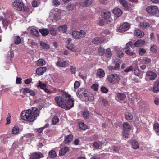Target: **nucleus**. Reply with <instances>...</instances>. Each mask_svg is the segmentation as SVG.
Segmentation results:
<instances>
[{
	"label": "nucleus",
	"mask_w": 159,
	"mask_h": 159,
	"mask_svg": "<svg viewBox=\"0 0 159 159\" xmlns=\"http://www.w3.org/2000/svg\"><path fill=\"white\" fill-rule=\"evenodd\" d=\"M55 100L59 107L66 110L70 109L74 106V100L71 98L70 95L66 92H63L61 96H56Z\"/></svg>",
	"instance_id": "f257e3e1"
},
{
	"label": "nucleus",
	"mask_w": 159,
	"mask_h": 159,
	"mask_svg": "<svg viewBox=\"0 0 159 159\" xmlns=\"http://www.w3.org/2000/svg\"><path fill=\"white\" fill-rule=\"evenodd\" d=\"M39 110L35 108L32 110L29 109L26 111H23L21 115L22 118L24 120L30 122L34 121L39 114Z\"/></svg>",
	"instance_id": "f03ea898"
},
{
	"label": "nucleus",
	"mask_w": 159,
	"mask_h": 159,
	"mask_svg": "<svg viewBox=\"0 0 159 159\" xmlns=\"http://www.w3.org/2000/svg\"><path fill=\"white\" fill-rule=\"evenodd\" d=\"M12 5L14 8L17 10L29 12L30 10L28 7L26 6L22 1L16 0L12 3Z\"/></svg>",
	"instance_id": "7ed1b4c3"
},
{
	"label": "nucleus",
	"mask_w": 159,
	"mask_h": 159,
	"mask_svg": "<svg viewBox=\"0 0 159 159\" xmlns=\"http://www.w3.org/2000/svg\"><path fill=\"white\" fill-rule=\"evenodd\" d=\"M72 35L75 39H80L85 37L86 33L82 30L80 31L75 30L72 32Z\"/></svg>",
	"instance_id": "20e7f679"
},
{
	"label": "nucleus",
	"mask_w": 159,
	"mask_h": 159,
	"mask_svg": "<svg viewBox=\"0 0 159 159\" xmlns=\"http://www.w3.org/2000/svg\"><path fill=\"white\" fill-rule=\"evenodd\" d=\"M107 79L109 82L112 84L118 82L120 80L119 75L116 74L109 75L108 76Z\"/></svg>",
	"instance_id": "39448f33"
},
{
	"label": "nucleus",
	"mask_w": 159,
	"mask_h": 159,
	"mask_svg": "<svg viewBox=\"0 0 159 159\" xmlns=\"http://www.w3.org/2000/svg\"><path fill=\"white\" fill-rule=\"evenodd\" d=\"M133 44L131 41H129L126 44V47L125 48L126 49L125 52L127 54L130 56H133L135 54L134 52H131L130 50V47L132 48L133 45Z\"/></svg>",
	"instance_id": "423d86ee"
},
{
	"label": "nucleus",
	"mask_w": 159,
	"mask_h": 159,
	"mask_svg": "<svg viewBox=\"0 0 159 159\" xmlns=\"http://www.w3.org/2000/svg\"><path fill=\"white\" fill-rule=\"evenodd\" d=\"M158 8L156 6H149L146 8V11L148 13L150 14H155L157 11Z\"/></svg>",
	"instance_id": "0eeeda50"
},
{
	"label": "nucleus",
	"mask_w": 159,
	"mask_h": 159,
	"mask_svg": "<svg viewBox=\"0 0 159 159\" xmlns=\"http://www.w3.org/2000/svg\"><path fill=\"white\" fill-rule=\"evenodd\" d=\"M129 28V24L128 23H125L119 27L118 31L120 32H124L127 30Z\"/></svg>",
	"instance_id": "6e6552de"
},
{
	"label": "nucleus",
	"mask_w": 159,
	"mask_h": 159,
	"mask_svg": "<svg viewBox=\"0 0 159 159\" xmlns=\"http://www.w3.org/2000/svg\"><path fill=\"white\" fill-rule=\"evenodd\" d=\"M88 93V91L85 88H82L79 90V92L77 93V96L81 100V97H83V96Z\"/></svg>",
	"instance_id": "1a4fd4ad"
},
{
	"label": "nucleus",
	"mask_w": 159,
	"mask_h": 159,
	"mask_svg": "<svg viewBox=\"0 0 159 159\" xmlns=\"http://www.w3.org/2000/svg\"><path fill=\"white\" fill-rule=\"evenodd\" d=\"M43 157V155L41 152H36L31 154L30 159H39Z\"/></svg>",
	"instance_id": "9d476101"
},
{
	"label": "nucleus",
	"mask_w": 159,
	"mask_h": 159,
	"mask_svg": "<svg viewBox=\"0 0 159 159\" xmlns=\"http://www.w3.org/2000/svg\"><path fill=\"white\" fill-rule=\"evenodd\" d=\"M113 13L114 14L115 16L119 17L122 14V11L121 9L117 8H115L112 11Z\"/></svg>",
	"instance_id": "9b49d317"
},
{
	"label": "nucleus",
	"mask_w": 159,
	"mask_h": 159,
	"mask_svg": "<svg viewBox=\"0 0 159 159\" xmlns=\"http://www.w3.org/2000/svg\"><path fill=\"white\" fill-rule=\"evenodd\" d=\"M47 69L45 67H42L38 68L36 69V72L37 74L39 75L43 74L46 71Z\"/></svg>",
	"instance_id": "f8f14e48"
},
{
	"label": "nucleus",
	"mask_w": 159,
	"mask_h": 159,
	"mask_svg": "<svg viewBox=\"0 0 159 159\" xmlns=\"http://www.w3.org/2000/svg\"><path fill=\"white\" fill-rule=\"evenodd\" d=\"M146 75L147 77H149V79L151 80H153L156 77V74L151 71H148Z\"/></svg>",
	"instance_id": "ddd939ff"
},
{
	"label": "nucleus",
	"mask_w": 159,
	"mask_h": 159,
	"mask_svg": "<svg viewBox=\"0 0 159 159\" xmlns=\"http://www.w3.org/2000/svg\"><path fill=\"white\" fill-rule=\"evenodd\" d=\"M110 13L107 10H104L102 13V17L106 19L109 18L110 16Z\"/></svg>",
	"instance_id": "4468645a"
},
{
	"label": "nucleus",
	"mask_w": 159,
	"mask_h": 159,
	"mask_svg": "<svg viewBox=\"0 0 159 159\" xmlns=\"http://www.w3.org/2000/svg\"><path fill=\"white\" fill-rule=\"evenodd\" d=\"M92 2V0H84L80 3V5L84 7H87L91 4Z\"/></svg>",
	"instance_id": "2eb2a0df"
},
{
	"label": "nucleus",
	"mask_w": 159,
	"mask_h": 159,
	"mask_svg": "<svg viewBox=\"0 0 159 159\" xmlns=\"http://www.w3.org/2000/svg\"><path fill=\"white\" fill-rule=\"evenodd\" d=\"M135 36L139 38H142L144 35V33L143 32L139 29L136 30L134 32Z\"/></svg>",
	"instance_id": "dca6fc26"
},
{
	"label": "nucleus",
	"mask_w": 159,
	"mask_h": 159,
	"mask_svg": "<svg viewBox=\"0 0 159 159\" xmlns=\"http://www.w3.org/2000/svg\"><path fill=\"white\" fill-rule=\"evenodd\" d=\"M69 148L67 147H64L61 148L59 152V155L60 156H63L66 152H68Z\"/></svg>",
	"instance_id": "f3484780"
},
{
	"label": "nucleus",
	"mask_w": 159,
	"mask_h": 159,
	"mask_svg": "<svg viewBox=\"0 0 159 159\" xmlns=\"http://www.w3.org/2000/svg\"><path fill=\"white\" fill-rule=\"evenodd\" d=\"M116 98H117L120 100H124L126 98V95L124 93H118L116 94Z\"/></svg>",
	"instance_id": "a211bd4d"
},
{
	"label": "nucleus",
	"mask_w": 159,
	"mask_h": 159,
	"mask_svg": "<svg viewBox=\"0 0 159 159\" xmlns=\"http://www.w3.org/2000/svg\"><path fill=\"white\" fill-rule=\"evenodd\" d=\"M159 81H156L154 83V87L153 89V91L155 93H157L159 91Z\"/></svg>",
	"instance_id": "6ab92c4d"
},
{
	"label": "nucleus",
	"mask_w": 159,
	"mask_h": 159,
	"mask_svg": "<svg viewBox=\"0 0 159 159\" xmlns=\"http://www.w3.org/2000/svg\"><path fill=\"white\" fill-rule=\"evenodd\" d=\"M153 129L157 135H159V124L155 122L153 126Z\"/></svg>",
	"instance_id": "aec40b11"
},
{
	"label": "nucleus",
	"mask_w": 159,
	"mask_h": 159,
	"mask_svg": "<svg viewBox=\"0 0 159 159\" xmlns=\"http://www.w3.org/2000/svg\"><path fill=\"white\" fill-rule=\"evenodd\" d=\"M67 28V25H66L60 26L58 27L59 31L63 33H64L66 31Z\"/></svg>",
	"instance_id": "412c9836"
},
{
	"label": "nucleus",
	"mask_w": 159,
	"mask_h": 159,
	"mask_svg": "<svg viewBox=\"0 0 159 159\" xmlns=\"http://www.w3.org/2000/svg\"><path fill=\"white\" fill-rule=\"evenodd\" d=\"M69 61H60L57 62L58 66L61 67H64L66 65H68Z\"/></svg>",
	"instance_id": "4be33fe9"
},
{
	"label": "nucleus",
	"mask_w": 159,
	"mask_h": 159,
	"mask_svg": "<svg viewBox=\"0 0 159 159\" xmlns=\"http://www.w3.org/2000/svg\"><path fill=\"white\" fill-rule=\"evenodd\" d=\"M120 61V60L119 59L116 58L114 60L113 62L115 63L114 66V69L116 70H118L120 68V64L119 63Z\"/></svg>",
	"instance_id": "5701e85b"
},
{
	"label": "nucleus",
	"mask_w": 159,
	"mask_h": 159,
	"mask_svg": "<svg viewBox=\"0 0 159 159\" xmlns=\"http://www.w3.org/2000/svg\"><path fill=\"white\" fill-rule=\"evenodd\" d=\"M71 41V40H70V41L68 42L67 45V48L69 49L72 51L73 52H74L75 51V47L73 44L70 43Z\"/></svg>",
	"instance_id": "b1692460"
},
{
	"label": "nucleus",
	"mask_w": 159,
	"mask_h": 159,
	"mask_svg": "<svg viewBox=\"0 0 159 159\" xmlns=\"http://www.w3.org/2000/svg\"><path fill=\"white\" fill-rule=\"evenodd\" d=\"M39 31L43 36L47 35L49 34V30L46 28L40 29Z\"/></svg>",
	"instance_id": "393cba45"
},
{
	"label": "nucleus",
	"mask_w": 159,
	"mask_h": 159,
	"mask_svg": "<svg viewBox=\"0 0 159 159\" xmlns=\"http://www.w3.org/2000/svg\"><path fill=\"white\" fill-rule=\"evenodd\" d=\"M73 136L71 134L66 136L65 137L64 141L66 143L71 142L73 140Z\"/></svg>",
	"instance_id": "a878e982"
},
{
	"label": "nucleus",
	"mask_w": 159,
	"mask_h": 159,
	"mask_svg": "<svg viewBox=\"0 0 159 159\" xmlns=\"http://www.w3.org/2000/svg\"><path fill=\"white\" fill-rule=\"evenodd\" d=\"M124 7V9L127 10L128 8L127 2L125 0H117Z\"/></svg>",
	"instance_id": "bb28decb"
},
{
	"label": "nucleus",
	"mask_w": 159,
	"mask_h": 159,
	"mask_svg": "<svg viewBox=\"0 0 159 159\" xmlns=\"http://www.w3.org/2000/svg\"><path fill=\"white\" fill-rule=\"evenodd\" d=\"M23 92L24 93H29L30 95L32 96H34L35 95V93L34 91L27 88L24 89Z\"/></svg>",
	"instance_id": "cd10ccee"
},
{
	"label": "nucleus",
	"mask_w": 159,
	"mask_h": 159,
	"mask_svg": "<svg viewBox=\"0 0 159 159\" xmlns=\"http://www.w3.org/2000/svg\"><path fill=\"white\" fill-rule=\"evenodd\" d=\"M149 24L145 21L141 22L140 24V27L143 29H145L147 28H148L149 27Z\"/></svg>",
	"instance_id": "c85d7f7f"
},
{
	"label": "nucleus",
	"mask_w": 159,
	"mask_h": 159,
	"mask_svg": "<svg viewBox=\"0 0 159 159\" xmlns=\"http://www.w3.org/2000/svg\"><path fill=\"white\" fill-rule=\"evenodd\" d=\"M131 144L132 147L134 149H136L139 147L138 143L135 140H133L131 141Z\"/></svg>",
	"instance_id": "c756f323"
},
{
	"label": "nucleus",
	"mask_w": 159,
	"mask_h": 159,
	"mask_svg": "<svg viewBox=\"0 0 159 159\" xmlns=\"http://www.w3.org/2000/svg\"><path fill=\"white\" fill-rule=\"evenodd\" d=\"M37 87H39L41 89L44 90L46 88V84L43 83L41 81H39V83L38 84Z\"/></svg>",
	"instance_id": "7c9ffc66"
},
{
	"label": "nucleus",
	"mask_w": 159,
	"mask_h": 159,
	"mask_svg": "<svg viewBox=\"0 0 159 159\" xmlns=\"http://www.w3.org/2000/svg\"><path fill=\"white\" fill-rule=\"evenodd\" d=\"M97 75L100 77H103L105 75L104 71L101 69H99L97 72Z\"/></svg>",
	"instance_id": "2f4dec72"
},
{
	"label": "nucleus",
	"mask_w": 159,
	"mask_h": 159,
	"mask_svg": "<svg viewBox=\"0 0 159 159\" xmlns=\"http://www.w3.org/2000/svg\"><path fill=\"white\" fill-rule=\"evenodd\" d=\"M45 64V61L43 59H39L37 61V64L38 66H41Z\"/></svg>",
	"instance_id": "473e14b6"
},
{
	"label": "nucleus",
	"mask_w": 159,
	"mask_h": 159,
	"mask_svg": "<svg viewBox=\"0 0 159 159\" xmlns=\"http://www.w3.org/2000/svg\"><path fill=\"white\" fill-rule=\"evenodd\" d=\"M31 33L36 37H38L39 35V33L38 30L35 28H32L31 30Z\"/></svg>",
	"instance_id": "72a5a7b5"
},
{
	"label": "nucleus",
	"mask_w": 159,
	"mask_h": 159,
	"mask_svg": "<svg viewBox=\"0 0 159 159\" xmlns=\"http://www.w3.org/2000/svg\"><path fill=\"white\" fill-rule=\"evenodd\" d=\"M123 127L124 130H125L130 129L131 128V126L130 125L126 122H125L123 123Z\"/></svg>",
	"instance_id": "f704fd0d"
},
{
	"label": "nucleus",
	"mask_w": 159,
	"mask_h": 159,
	"mask_svg": "<svg viewBox=\"0 0 159 159\" xmlns=\"http://www.w3.org/2000/svg\"><path fill=\"white\" fill-rule=\"evenodd\" d=\"M19 129L18 126H14L12 129V133L13 134H16L19 133Z\"/></svg>",
	"instance_id": "c9c22d12"
},
{
	"label": "nucleus",
	"mask_w": 159,
	"mask_h": 159,
	"mask_svg": "<svg viewBox=\"0 0 159 159\" xmlns=\"http://www.w3.org/2000/svg\"><path fill=\"white\" fill-rule=\"evenodd\" d=\"M79 126L80 129L85 130L87 129V125L83 122L79 123Z\"/></svg>",
	"instance_id": "e433bc0d"
},
{
	"label": "nucleus",
	"mask_w": 159,
	"mask_h": 159,
	"mask_svg": "<svg viewBox=\"0 0 159 159\" xmlns=\"http://www.w3.org/2000/svg\"><path fill=\"white\" fill-rule=\"evenodd\" d=\"M125 117L127 120H130L133 118V116L132 114L129 113H127L125 114Z\"/></svg>",
	"instance_id": "4c0bfd02"
},
{
	"label": "nucleus",
	"mask_w": 159,
	"mask_h": 159,
	"mask_svg": "<svg viewBox=\"0 0 159 159\" xmlns=\"http://www.w3.org/2000/svg\"><path fill=\"white\" fill-rule=\"evenodd\" d=\"M141 61L143 64H148L151 62V60L150 58L146 57L143 59Z\"/></svg>",
	"instance_id": "58836bf2"
},
{
	"label": "nucleus",
	"mask_w": 159,
	"mask_h": 159,
	"mask_svg": "<svg viewBox=\"0 0 159 159\" xmlns=\"http://www.w3.org/2000/svg\"><path fill=\"white\" fill-rule=\"evenodd\" d=\"M112 55L111 50L110 48H108L106 50L105 55L106 57L109 58Z\"/></svg>",
	"instance_id": "ea45409f"
},
{
	"label": "nucleus",
	"mask_w": 159,
	"mask_h": 159,
	"mask_svg": "<svg viewBox=\"0 0 159 159\" xmlns=\"http://www.w3.org/2000/svg\"><path fill=\"white\" fill-rule=\"evenodd\" d=\"M93 144V147L96 149L102 148V145H100L99 143L96 142H94Z\"/></svg>",
	"instance_id": "a19ab883"
},
{
	"label": "nucleus",
	"mask_w": 159,
	"mask_h": 159,
	"mask_svg": "<svg viewBox=\"0 0 159 159\" xmlns=\"http://www.w3.org/2000/svg\"><path fill=\"white\" fill-rule=\"evenodd\" d=\"M83 114L85 118H87L89 116V112L88 110H84L83 112Z\"/></svg>",
	"instance_id": "79ce46f5"
},
{
	"label": "nucleus",
	"mask_w": 159,
	"mask_h": 159,
	"mask_svg": "<svg viewBox=\"0 0 159 159\" xmlns=\"http://www.w3.org/2000/svg\"><path fill=\"white\" fill-rule=\"evenodd\" d=\"M158 50L157 47L155 45H152L151 47L150 50L154 53H156L157 52Z\"/></svg>",
	"instance_id": "37998d69"
},
{
	"label": "nucleus",
	"mask_w": 159,
	"mask_h": 159,
	"mask_svg": "<svg viewBox=\"0 0 159 159\" xmlns=\"http://www.w3.org/2000/svg\"><path fill=\"white\" fill-rule=\"evenodd\" d=\"M49 156L52 158H55L56 156L55 152L54 150H51L49 152Z\"/></svg>",
	"instance_id": "c03bdc74"
},
{
	"label": "nucleus",
	"mask_w": 159,
	"mask_h": 159,
	"mask_svg": "<svg viewBox=\"0 0 159 159\" xmlns=\"http://www.w3.org/2000/svg\"><path fill=\"white\" fill-rule=\"evenodd\" d=\"M52 4L53 6L57 7L60 4V2L58 0H53L52 2Z\"/></svg>",
	"instance_id": "a18cd8bd"
},
{
	"label": "nucleus",
	"mask_w": 159,
	"mask_h": 159,
	"mask_svg": "<svg viewBox=\"0 0 159 159\" xmlns=\"http://www.w3.org/2000/svg\"><path fill=\"white\" fill-rule=\"evenodd\" d=\"M104 51V49L101 47H99L98 49V52L99 55L102 56Z\"/></svg>",
	"instance_id": "49530a36"
},
{
	"label": "nucleus",
	"mask_w": 159,
	"mask_h": 159,
	"mask_svg": "<svg viewBox=\"0 0 159 159\" xmlns=\"http://www.w3.org/2000/svg\"><path fill=\"white\" fill-rule=\"evenodd\" d=\"M91 87L94 90L97 91L98 89V85L97 84H94L91 86Z\"/></svg>",
	"instance_id": "de8ad7c7"
},
{
	"label": "nucleus",
	"mask_w": 159,
	"mask_h": 159,
	"mask_svg": "<svg viewBox=\"0 0 159 159\" xmlns=\"http://www.w3.org/2000/svg\"><path fill=\"white\" fill-rule=\"evenodd\" d=\"M59 119L57 116H54L53 117L52 120V123L53 124H55L58 122Z\"/></svg>",
	"instance_id": "09e8293b"
},
{
	"label": "nucleus",
	"mask_w": 159,
	"mask_h": 159,
	"mask_svg": "<svg viewBox=\"0 0 159 159\" xmlns=\"http://www.w3.org/2000/svg\"><path fill=\"white\" fill-rule=\"evenodd\" d=\"M40 44V45L44 49H48L49 48L48 45L44 42H41Z\"/></svg>",
	"instance_id": "8fccbe9b"
},
{
	"label": "nucleus",
	"mask_w": 159,
	"mask_h": 159,
	"mask_svg": "<svg viewBox=\"0 0 159 159\" xmlns=\"http://www.w3.org/2000/svg\"><path fill=\"white\" fill-rule=\"evenodd\" d=\"M89 93H87V94H85L83 96V97H81V100L82 101H86L87 100H89L88 96L89 95Z\"/></svg>",
	"instance_id": "3c124183"
},
{
	"label": "nucleus",
	"mask_w": 159,
	"mask_h": 159,
	"mask_svg": "<svg viewBox=\"0 0 159 159\" xmlns=\"http://www.w3.org/2000/svg\"><path fill=\"white\" fill-rule=\"evenodd\" d=\"M117 56L118 57L121 58L124 56V53L122 51H119L117 52Z\"/></svg>",
	"instance_id": "603ef678"
},
{
	"label": "nucleus",
	"mask_w": 159,
	"mask_h": 159,
	"mask_svg": "<svg viewBox=\"0 0 159 159\" xmlns=\"http://www.w3.org/2000/svg\"><path fill=\"white\" fill-rule=\"evenodd\" d=\"M134 74L137 76H139L141 74V71L138 69H136L134 70Z\"/></svg>",
	"instance_id": "864d4df0"
},
{
	"label": "nucleus",
	"mask_w": 159,
	"mask_h": 159,
	"mask_svg": "<svg viewBox=\"0 0 159 159\" xmlns=\"http://www.w3.org/2000/svg\"><path fill=\"white\" fill-rule=\"evenodd\" d=\"M127 130H124L123 132V136L125 138L128 137L129 136V133L127 131Z\"/></svg>",
	"instance_id": "5fc2aeb1"
},
{
	"label": "nucleus",
	"mask_w": 159,
	"mask_h": 159,
	"mask_svg": "<svg viewBox=\"0 0 159 159\" xmlns=\"http://www.w3.org/2000/svg\"><path fill=\"white\" fill-rule=\"evenodd\" d=\"M146 52V50L143 48L139 49V53L141 55H143Z\"/></svg>",
	"instance_id": "6e6d98bb"
},
{
	"label": "nucleus",
	"mask_w": 159,
	"mask_h": 159,
	"mask_svg": "<svg viewBox=\"0 0 159 159\" xmlns=\"http://www.w3.org/2000/svg\"><path fill=\"white\" fill-rule=\"evenodd\" d=\"M11 116L9 115H8L6 118L7 122L6 125H8L10 123Z\"/></svg>",
	"instance_id": "4d7b16f0"
},
{
	"label": "nucleus",
	"mask_w": 159,
	"mask_h": 159,
	"mask_svg": "<svg viewBox=\"0 0 159 159\" xmlns=\"http://www.w3.org/2000/svg\"><path fill=\"white\" fill-rule=\"evenodd\" d=\"M80 85V83L78 81H76L74 84V87L75 89H77Z\"/></svg>",
	"instance_id": "13d9d810"
},
{
	"label": "nucleus",
	"mask_w": 159,
	"mask_h": 159,
	"mask_svg": "<svg viewBox=\"0 0 159 159\" xmlns=\"http://www.w3.org/2000/svg\"><path fill=\"white\" fill-rule=\"evenodd\" d=\"M101 91L104 93H107L108 91V89L104 87H102L101 89Z\"/></svg>",
	"instance_id": "bf43d9fd"
},
{
	"label": "nucleus",
	"mask_w": 159,
	"mask_h": 159,
	"mask_svg": "<svg viewBox=\"0 0 159 159\" xmlns=\"http://www.w3.org/2000/svg\"><path fill=\"white\" fill-rule=\"evenodd\" d=\"M133 68L131 66H130L129 67L126 68L124 70V71L125 72H128L131 71L132 70Z\"/></svg>",
	"instance_id": "052dcab7"
},
{
	"label": "nucleus",
	"mask_w": 159,
	"mask_h": 159,
	"mask_svg": "<svg viewBox=\"0 0 159 159\" xmlns=\"http://www.w3.org/2000/svg\"><path fill=\"white\" fill-rule=\"evenodd\" d=\"M14 40H21V39H23V37H20L19 36L14 35L13 36Z\"/></svg>",
	"instance_id": "680f3d73"
},
{
	"label": "nucleus",
	"mask_w": 159,
	"mask_h": 159,
	"mask_svg": "<svg viewBox=\"0 0 159 159\" xmlns=\"http://www.w3.org/2000/svg\"><path fill=\"white\" fill-rule=\"evenodd\" d=\"M102 102L103 105L104 106H107L108 105V101L104 98L102 99Z\"/></svg>",
	"instance_id": "e2e57ef3"
},
{
	"label": "nucleus",
	"mask_w": 159,
	"mask_h": 159,
	"mask_svg": "<svg viewBox=\"0 0 159 159\" xmlns=\"http://www.w3.org/2000/svg\"><path fill=\"white\" fill-rule=\"evenodd\" d=\"M32 5L33 7H36L37 6V1L35 0H33L32 2Z\"/></svg>",
	"instance_id": "0e129e2a"
},
{
	"label": "nucleus",
	"mask_w": 159,
	"mask_h": 159,
	"mask_svg": "<svg viewBox=\"0 0 159 159\" xmlns=\"http://www.w3.org/2000/svg\"><path fill=\"white\" fill-rule=\"evenodd\" d=\"M141 40H137V41L134 43V46L136 47H139L141 46L140 41Z\"/></svg>",
	"instance_id": "69168bd1"
},
{
	"label": "nucleus",
	"mask_w": 159,
	"mask_h": 159,
	"mask_svg": "<svg viewBox=\"0 0 159 159\" xmlns=\"http://www.w3.org/2000/svg\"><path fill=\"white\" fill-rule=\"evenodd\" d=\"M32 81V79H28L25 80V83L27 84H30Z\"/></svg>",
	"instance_id": "338daca9"
},
{
	"label": "nucleus",
	"mask_w": 159,
	"mask_h": 159,
	"mask_svg": "<svg viewBox=\"0 0 159 159\" xmlns=\"http://www.w3.org/2000/svg\"><path fill=\"white\" fill-rule=\"evenodd\" d=\"M70 69L71 72L74 74L76 72V68L73 66L71 67Z\"/></svg>",
	"instance_id": "774afa93"
}]
</instances>
